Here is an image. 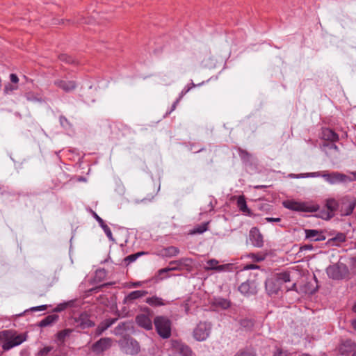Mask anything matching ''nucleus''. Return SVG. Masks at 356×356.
<instances>
[{
  "label": "nucleus",
  "mask_w": 356,
  "mask_h": 356,
  "mask_svg": "<svg viewBox=\"0 0 356 356\" xmlns=\"http://www.w3.org/2000/svg\"><path fill=\"white\" fill-rule=\"evenodd\" d=\"M212 324L209 321H200L193 332V338L197 341H206L210 336Z\"/></svg>",
  "instance_id": "6"
},
{
  "label": "nucleus",
  "mask_w": 356,
  "mask_h": 356,
  "mask_svg": "<svg viewBox=\"0 0 356 356\" xmlns=\"http://www.w3.org/2000/svg\"><path fill=\"white\" fill-rule=\"evenodd\" d=\"M325 271L328 277L334 280H341L349 273L348 266L343 263L330 265L326 268Z\"/></svg>",
  "instance_id": "5"
},
{
  "label": "nucleus",
  "mask_w": 356,
  "mask_h": 356,
  "mask_svg": "<svg viewBox=\"0 0 356 356\" xmlns=\"http://www.w3.org/2000/svg\"><path fill=\"white\" fill-rule=\"evenodd\" d=\"M316 213L314 215V217L321 218L325 220H330L332 218V215L327 211L326 209H319L316 211Z\"/></svg>",
  "instance_id": "41"
},
{
  "label": "nucleus",
  "mask_w": 356,
  "mask_h": 356,
  "mask_svg": "<svg viewBox=\"0 0 356 356\" xmlns=\"http://www.w3.org/2000/svg\"><path fill=\"white\" fill-rule=\"evenodd\" d=\"M266 221L267 222H270V223H273V222H280L282 221V218H273V217H267L265 218Z\"/></svg>",
  "instance_id": "64"
},
{
  "label": "nucleus",
  "mask_w": 356,
  "mask_h": 356,
  "mask_svg": "<svg viewBox=\"0 0 356 356\" xmlns=\"http://www.w3.org/2000/svg\"><path fill=\"white\" fill-rule=\"evenodd\" d=\"M210 304L211 307L222 310L228 309L232 306V302L230 300L221 296H214L211 300Z\"/></svg>",
  "instance_id": "15"
},
{
  "label": "nucleus",
  "mask_w": 356,
  "mask_h": 356,
  "mask_svg": "<svg viewBox=\"0 0 356 356\" xmlns=\"http://www.w3.org/2000/svg\"><path fill=\"white\" fill-rule=\"evenodd\" d=\"M73 332L72 329L65 328L56 334V339L59 343H63L67 337H70V335Z\"/></svg>",
  "instance_id": "33"
},
{
  "label": "nucleus",
  "mask_w": 356,
  "mask_h": 356,
  "mask_svg": "<svg viewBox=\"0 0 356 356\" xmlns=\"http://www.w3.org/2000/svg\"><path fill=\"white\" fill-rule=\"evenodd\" d=\"M118 321L117 318H106L104 320L105 323H106L107 326L110 327L112 325L115 323V322Z\"/></svg>",
  "instance_id": "63"
},
{
  "label": "nucleus",
  "mask_w": 356,
  "mask_h": 356,
  "mask_svg": "<svg viewBox=\"0 0 356 356\" xmlns=\"http://www.w3.org/2000/svg\"><path fill=\"white\" fill-rule=\"evenodd\" d=\"M92 217L96 220V221L99 223V225L101 227V228L104 230L105 234L108 237V238L111 241H114V238L113 237V234L111 232V229L108 227V226L105 223L104 220L99 216L96 212L91 210Z\"/></svg>",
  "instance_id": "25"
},
{
  "label": "nucleus",
  "mask_w": 356,
  "mask_h": 356,
  "mask_svg": "<svg viewBox=\"0 0 356 356\" xmlns=\"http://www.w3.org/2000/svg\"><path fill=\"white\" fill-rule=\"evenodd\" d=\"M193 259L188 257L170 261V267H175L176 270H189L192 267Z\"/></svg>",
  "instance_id": "17"
},
{
  "label": "nucleus",
  "mask_w": 356,
  "mask_h": 356,
  "mask_svg": "<svg viewBox=\"0 0 356 356\" xmlns=\"http://www.w3.org/2000/svg\"><path fill=\"white\" fill-rule=\"evenodd\" d=\"M18 88V86L17 85L7 83L5 84L3 88V94L5 95H10L13 92V91L16 90Z\"/></svg>",
  "instance_id": "47"
},
{
  "label": "nucleus",
  "mask_w": 356,
  "mask_h": 356,
  "mask_svg": "<svg viewBox=\"0 0 356 356\" xmlns=\"http://www.w3.org/2000/svg\"><path fill=\"white\" fill-rule=\"evenodd\" d=\"M331 240H334L339 243H344L346 241V236L344 233L338 232L334 237L331 238Z\"/></svg>",
  "instance_id": "52"
},
{
  "label": "nucleus",
  "mask_w": 356,
  "mask_h": 356,
  "mask_svg": "<svg viewBox=\"0 0 356 356\" xmlns=\"http://www.w3.org/2000/svg\"><path fill=\"white\" fill-rule=\"evenodd\" d=\"M118 345L127 354L136 355L140 351L139 343L129 334L123 335L118 341Z\"/></svg>",
  "instance_id": "3"
},
{
  "label": "nucleus",
  "mask_w": 356,
  "mask_h": 356,
  "mask_svg": "<svg viewBox=\"0 0 356 356\" xmlns=\"http://www.w3.org/2000/svg\"><path fill=\"white\" fill-rule=\"evenodd\" d=\"M35 356H64L61 350L52 346H46L40 348Z\"/></svg>",
  "instance_id": "19"
},
{
  "label": "nucleus",
  "mask_w": 356,
  "mask_h": 356,
  "mask_svg": "<svg viewBox=\"0 0 356 356\" xmlns=\"http://www.w3.org/2000/svg\"><path fill=\"white\" fill-rule=\"evenodd\" d=\"M236 206L238 210L243 213V214L249 216V217H254L255 215L252 211V210L248 207L247 204L246 198L244 195H240L236 196Z\"/></svg>",
  "instance_id": "14"
},
{
  "label": "nucleus",
  "mask_w": 356,
  "mask_h": 356,
  "mask_svg": "<svg viewBox=\"0 0 356 356\" xmlns=\"http://www.w3.org/2000/svg\"><path fill=\"white\" fill-rule=\"evenodd\" d=\"M136 324L147 331L152 330V321L149 316L146 314H138L135 318Z\"/></svg>",
  "instance_id": "21"
},
{
  "label": "nucleus",
  "mask_w": 356,
  "mask_h": 356,
  "mask_svg": "<svg viewBox=\"0 0 356 356\" xmlns=\"http://www.w3.org/2000/svg\"><path fill=\"white\" fill-rule=\"evenodd\" d=\"M305 239L311 242L323 241L326 239L325 232L323 229H305Z\"/></svg>",
  "instance_id": "12"
},
{
  "label": "nucleus",
  "mask_w": 356,
  "mask_h": 356,
  "mask_svg": "<svg viewBox=\"0 0 356 356\" xmlns=\"http://www.w3.org/2000/svg\"><path fill=\"white\" fill-rule=\"evenodd\" d=\"M248 257L255 262H260L265 259L264 256L255 253H250Z\"/></svg>",
  "instance_id": "54"
},
{
  "label": "nucleus",
  "mask_w": 356,
  "mask_h": 356,
  "mask_svg": "<svg viewBox=\"0 0 356 356\" xmlns=\"http://www.w3.org/2000/svg\"><path fill=\"white\" fill-rule=\"evenodd\" d=\"M313 249L314 246L312 244H305L300 247V252L305 250H312Z\"/></svg>",
  "instance_id": "62"
},
{
  "label": "nucleus",
  "mask_w": 356,
  "mask_h": 356,
  "mask_svg": "<svg viewBox=\"0 0 356 356\" xmlns=\"http://www.w3.org/2000/svg\"><path fill=\"white\" fill-rule=\"evenodd\" d=\"M238 291L244 296L250 297L257 293V284L254 280H247L238 287Z\"/></svg>",
  "instance_id": "9"
},
{
  "label": "nucleus",
  "mask_w": 356,
  "mask_h": 356,
  "mask_svg": "<svg viewBox=\"0 0 356 356\" xmlns=\"http://www.w3.org/2000/svg\"><path fill=\"white\" fill-rule=\"evenodd\" d=\"M132 326V323L130 321L120 322L113 330V333L118 335H124V332L129 330Z\"/></svg>",
  "instance_id": "29"
},
{
  "label": "nucleus",
  "mask_w": 356,
  "mask_h": 356,
  "mask_svg": "<svg viewBox=\"0 0 356 356\" xmlns=\"http://www.w3.org/2000/svg\"><path fill=\"white\" fill-rule=\"evenodd\" d=\"M59 316L56 314H49L38 322V325L40 327H45L51 325L53 323L58 321Z\"/></svg>",
  "instance_id": "30"
},
{
  "label": "nucleus",
  "mask_w": 356,
  "mask_h": 356,
  "mask_svg": "<svg viewBox=\"0 0 356 356\" xmlns=\"http://www.w3.org/2000/svg\"><path fill=\"white\" fill-rule=\"evenodd\" d=\"M148 293H149V292L146 290H136V291H131L124 297V298L123 300V303L124 304L132 303L135 300L140 298L146 296Z\"/></svg>",
  "instance_id": "27"
},
{
  "label": "nucleus",
  "mask_w": 356,
  "mask_h": 356,
  "mask_svg": "<svg viewBox=\"0 0 356 356\" xmlns=\"http://www.w3.org/2000/svg\"><path fill=\"white\" fill-rule=\"evenodd\" d=\"M232 264H222V265H218L216 266L215 270H217L218 272L224 271L228 269L229 266Z\"/></svg>",
  "instance_id": "60"
},
{
  "label": "nucleus",
  "mask_w": 356,
  "mask_h": 356,
  "mask_svg": "<svg viewBox=\"0 0 356 356\" xmlns=\"http://www.w3.org/2000/svg\"><path fill=\"white\" fill-rule=\"evenodd\" d=\"M58 177H58L56 179H52L54 188L59 187L62 184V179L65 177V173L62 170H60L58 172Z\"/></svg>",
  "instance_id": "49"
},
{
  "label": "nucleus",
  "mask_w": 356,
  "mask_h": 356,
  "mask_svg": "<svg viewBox=\"0 0 356 356\" xmlns=\"http://www.w3.org/2000/svg\"><path fill=\"white\" fill-rule=\"evenodd\" d=\"M260 266L254 264H247L243 267V270L259 269Z\"/></svg>",
  "instance_id": "56"
},
{
  "label": "nucleus",
  "mask_w": 356,
  "mask_h": 356,
  "mask_svg": "<svg viewBox=\"0 0 356 356\" xmlns=\"http://www.w3.org/2000/svg\"><path fill=\"white\" fill-rule=\"evenodd\" d=\"M209 222H203L197 225L193 229L191 230V234H202L209 229Z\"/></svg>",
  "instance_id": "38"
},
{
  "label": "nucleus",
  "mask_w": 356,
  "mask_h": 356,
  "mask_svg": "<svg viewBox=\"0 0 356 356\" xmlns=\"http://www.w3.org/2000/svg\"><path fill=\"white\" fill-rule=\"evenodd\" d=\"M321 138L327 142L336 143L339 140V134L332 129L329 127H323L321 129Z\"/></svg>",
  "instance_id": "18"
},
{
  "label": "nucleus",
  "mask_w": 356,
  "mask_h": 356,
  "mask_svg": "<svg viewBox=\"0 0 356 356\" xmlns=\"http://www.w3.org/2000/svg\"><path fill=\"white\" fill-rule=\"evenodd\" d=\"M184 145L186 147H188V149L190 151H193V153H199V152H203L206 149L204 147H202L197 149V147L198 146V144L196 143L188 142V143H185Z\"/></svg>",
  "instance_id": "44"
},
{
  "label": "nucleus",
  "mask_w": 356,
  "mask_h": 356,
  "mask_svg": "<svg viewBox=\"0 0 356 356\" xmlns=\"http://www.w3.org/2000/svg\"><path fill=\"white\" fill-rule=\"evenodd\" d=\"M163 255L167 257H172L179 253V249L175 246H168L163 249Z\"/></svg>",
  "instance_id": "39"
},
{
  "label": "nucleus",
  "mask_w": 356,
  "mask_h": 356,
  "mask_svg": "<svg viewBox=\"0 0 356 356\" xmlns=\"http://www.w3.org/2000/svg\"><path fill=\"white\" fill-rule=\"evenodd\" d=\"M323 175H321V172H309L306 174H300V175H294L291 174L290 175V177H296V178H300V177H322Z\"/></svg>",
  "instance_id": "48"
},
{
  "label": "nucleus",
  "mask_w": 356,
  "mask_h": 356,
  "mask_svg": "<svg viewBox=\"0 0 356 356\" xmlns=\"http://www.w3.org/2000/svg\"><path fill=\"white\" fill-rule=\"evenodd\" d=\"M234 356H255V355L248 349H241Z\"/></svg>",
  "instance_id": "53"
},
{
  "label": "nucleus",
  "mask_w": 356,
  "mask_h": 356,
  "mask_svg": "<svg viewBox=\"0 0 356 356\" xmlns=\"http://www.w3.org/2000/svg\"><path fill=\"white\" fill-rule=\"evenodd\" d=\"M175 267H166L159 269L154 276L147 280V282L158 283L159 281L163 280L164 278L168 277V273L177 270Z\"/></svg>",
  "instance_id": "23"
},
{
  "label": "nucleus",
  "mask_w": 356,
  "mask_h": 356,
  "mask_svg": "<svg viewBox=\"0 0 356 356\" xmlns=\"http://www.w3.org/2000/svg\"><path fill=\"white\" fill-rule=\"evenodd\" d=\"M337 184L338 183H346L351 181L353 179L346 175L338 172L337 174Z\"/></svg>",
  "instance_id": "51"
},
{
  "label": "nucleus",
  "mask_w": 356,
  "mask_h": 356,
  "mask_svg": "<svg viewBox=\"0 0 356 356\" xmlns=\"http://www.w3.org/2000/svg\"><path fill=\"white\" fill-rule=\"evenodd\" d=\"M148 252L145 251H140L131 254H129L124 257L122 260L120 261H118V262H113V263L115 265H123L124 266H129L131 263L134 262L138 258L143 255L148 254Z\"/></svg>",
  "instance_id": "24"
},
{
  "label": "nucleus",
  "mask_w": 356,
  "mask_h": 356,
  "mask_svg": "<svg viewBox=\"0 0 356 356\" xmlns=\"http://www.w3.org/2000/svg\"><path fill=\"white\" fill-rule=\"evenodd\" d=\"M11 332L10 330H3L0 332V344L3 350H9L15 347L13 339L10 336Z\"/></svg>",
  "instance_id": "16"
},
{
  "label": "nucleus",
  "mask_w": 356,
  "mask_h": 356,
  "mask_svg": "<svg viewBox=\"0 0 356 356\" xmlns=\"http://www.w3.org/2000/svg\"><path fill=\"white\" fill-rule=\"evenodd\" d=\"M76 323V328L81 330L93 327L95 325V321L90 319V316L86 312H81L78 317L74 318Z\"/></svg>",
  "instance_id": "10"
},
{
  "label": "nucleus",
  "mask_w": 356,
  "mask_h": 356,
  "mask_svg": "<svg viewBox=\"0 0 356 356\" xmlns=\"http://www.w3.org/2000/svg\"><path fill=\"white\" fill-rule=\"evenodd\" d=\"M59 122L60 126L65 130H71L72 128V123L69 120L63 115L59 116Z\"/></svg>",
  "instance_id": "43"
},
{
  "label": "nucleus",
  "mask_w": 356,
  "mask_h": 356,
  "mask_svg": "<svg viewBox=\"0 0 356 356\" xmlns=\"http://www.w3.org/2000/svg\"><path fill=\"white\" fill-rule=\"evenodd\" d=\"M154 324L156 333L161 338L167 339L171 337L172 321L168 316H155L154 318Z\"/></svg>",
  "instance_id": "1"
},
{
  "label": "nucleus",
  "mask_w": 356,
  "mask_h": 356,
  "mask_svg": "<svg viewBox=\"0 0 356 356\" xmlns=\"http://www.w3.org/2000/svg\"><path fill=\"white\" fill-rule=\"evenodd\" d=\"M10 83L13 84H17L19 82V78L18 76L15 73H11L10 74Z\"/></svg>",
  "instance_id": "61"
},
{
  "label": "nucleus",
  "mask_w": 356,
  "mask_h": 356,
  "mask_svg": "<svg viewBox=\"0 0 356 356\" xmlns=\"http://www.w3.org/2000/svg\"><path fill=\"white\" fill-rule=\"evenodd\" d=\"M145 302L153 307L164 306L167 304L163 298L156 296L147 298Z\"/></svg>",
  "instance_id": "31"
},
{
  "label": "nucleus",
  "mask_w": 356,
  "mask_h": 356,
  "mask_svg": "<svg viewBox=\"0 0 356 356\" xmlns=\"http://www.w3.org/2000/svg\"><path fill=\"white\" fill-rule=\"evenodd\" d=\"M273 356H288V352L284 351L281 348H277Z\"/></svg>",
  "instance_id": "59"
},
{
  "label": "nucleus",
  "mask_w": 356,
  "mask_h": 356,
  "mask_svg": "<svg viewBox=\"0 0 356 356\" xmlns=\"http://www.w3.org/2000/svg\"><path fill=\"white\" fill-rule=\"evenodd\" d=\"M139 309H140V311H141L144 313L143 314H146L148 316L152 315L153 313L152 310L147 306H140L139 307Z\"/></svg>",
  "instance_id": "57"
},
{
  "label": "nucleus",
  "mask_w": 356,
  "mask_h": 356,
  "mask_svg": "<svg viewBox=\"0 0 356 356\" xmlns=\"http://www.w3.org/2000/svg\"><path fill=\"white\" fill-rule=\"evenodd\" d=\"M322 147H328L330 149H334L336 151H338L339 150V147L338 146L335 144V143H332V142H330V143H326V142H324L322 145H321Z\"/></svg>",
  "instance_id": "55"
},
{
  "label": "nucleus",
  "mask_w": 356,
  "mask_h": 356,
  "mask_svg": "<svg viewBox=\"0 0 356 356\" xmlns=\"http://www.w3.org/2000/svg\"><path fill=\"white\" fill-rule=\"evenodd\" d=\"M108 328V327L107 326L106 323H105L104 321H102L99 325L97 327V328L95 329V332H94V334H95V337H99L100 335L102 334V333L106 331L107 329Z\"/></svg>",
  "instance_id": "45"
},
{
  "label": "nucleus",
  "mask_w": 356,
  "mask_h": 356,
  "mask_svg": "<svg viewBox=\"0 0 356 356\" xmlns=\"http://www.w3.org/2000/svg\"><path fill=\"white\" fill-rule=\"evenodd\" d=\"M47 308V305L33 307H31L29 309H26L23 313H21L20 314H19V316H22L24 315V314L27 313V312H29L30 311L31 312H40V311L46 310Z\"/></svg>",
  "instance_id": "50"
},
{
  "label": "nucleus",
  "mask_w": 356,
  "mask_h": 356,
  "mask_svg": "<svg viewBox=\"0 0 356 356\" xmlns=\"http://www.w3.org/2000/svg\"><path fill=\"white\" fill-rule=\"evenodd\" d=\"M54 83L56 87L62 89L66 92L74 90L77 86L76 81L73 80L67 81L65 79H56L54 81Z\"/></svg>",
  "instance_id": "20"
},
{
  "label": "nucleus",
  "mask_w": 356,
  "mask_h": 356,
  "mask_svg": "<svg viewBox=\"0 0 356 356\" xmlns=\"http://www.w3.org/2000/svg\"><path fill=\"white\" fill-rule=\"evenodd\" d=\"M240 330L246 332H251L255 324V321L251 318H241L238 320Z\"/></svg>",
  "instance_id": "26"
},
{
  "label": "nucleus",
  "mask_w": 356,
  "mask_h": 356,
  "mask_svg": "<svg viewBox=\"0 0 356 356\" xmlns=\"http://www.w3.org/2000/svg\"><path fill=\"white\" fill-rule=\"evenodd\" d=\"M58 59L66 64L77 65H79V60L72 56H70L67 54H60L58 55Z\"/></svg>",
  "instance_id": "34"
},
{
  "label": "nucleus",
  "mask_w": 356,
  "mask_h": 356,
  "mask_svg": "<svg viewBox=\"0 0 356 356\" xmlns=\"http://www.w3.org/2000/svg\"><path fill=\"white\" fill-rule=\"evenodd\" d=\"M273 206L268 202H261L258 204V209L265 212L266 213H269L273 211Z\"/></svg>",
  "instance_id": "46"
},
{
  "label": "nucleus",
  "mask_w": 356,
  "mask_h": 356,
  "mask_svg": "<svg viewBox=\"0 0 356 356\" xmlns=\"http://www.w3.org/2000/svg\"><path fill=\"white\" fill-rule=\"evenodd\" d=\"M282 286L275 276L267 278L265 281V289L267 294L270 296L277 295Z\"/></svg>",
  "instance_id": "13"
},
{
  "label": "nucleus",
  "mask_w": 356,
  "mask_h": 356,
  "mask_svg": "<svg viewBox=\"0 0 356 356\" xmlns=\"http://www.w3.org/2000/svg\"><path fill=\"white\" fill-rule=\"evenodd\" d=\"M325 208L333 218L335 216L336 212L339 211V200L332 197L326 199L325 202Z\"/></svg>",
  "instance_id": "28"
},
{
  "label": "nucleus",
  "mask_w": 356,
  "mask_h": 356,
  "mask_svg": "<svg viewBox=\"0 0 356 356\" xmlns=\"http://www.w3.org/2000/svg\"><path fill=\"white\" fill-rule=\"evenodd\" d=\"M275 277L279 281L281 286L284 283H286L291 281V275L289 271H284L281 273H276Z\"/></svg>",
  "instance_id": "36"
},
{
  "label": "nucleus",
  "mask_w": 356,
  "mask_h": 356,
  "mask_svg": "<svg viewBox=\"0 0 356 356\" xmlns=\"http://www.w3.org/2000/svg\"><path fill=\"white\" fill-rule=\"evenodd\" d=\"M249 240L255 248H262L264 244V236L257 227H253L249 232Z\"/></svg>",
  "instance_id": "11"
},
{
  "label": "nucleus",
  "mask_w": 356,
  "mask_h": 356,
  "mask_svg": "<svg viewBox=\"0 0 356 356\" xmlns=\"http://www.w3.org/2000/svg\"><path fill=\"white\" fill-rule=\"evenodd\" d=\"M112 342V339L109 337L101 338L91 346L90 350L96 355H99L110 349Z\"/></svg>",
  "instance_id": "8"
},
{
  "label": "nucleus",
  "mask_w": 356,
  "mask_h": 356,
  "mask_svg": "<svg viewBox=\"0 0 356 356\" xmlns=\"http://www.w3.org/2000/svg\"><path fill=\"white\" fill-rule=\"evenodd\" d=\"M339 211L341 217L349 216L356 207V197L346 195L338 198Z\"/></svg>",
  "instance_id": "4"
},
{
  "label": "nucleus",
  "mask_w": 356,
  "mask_h": 356,
  "mask_svg": "<svg viewBox=\"0 0 356 356\" xmlns=\"http://www.w3.org/2000/svg\"><path fill=\"white\" fill-rule=\"evenodd\" d=\"M24 97H26V100L29 102L40 103L44 102V99L40 94L35 93L33 92H26Z\"/></svg>",
  "instance_id": "37"
},
{
  "label": "nucleus",
  "mask_w": 356,
  "mask_h": 356,
  "mask_svg": "<svg viewBox=\"0 0 356 356\" xmlns=\"http://www.w3.org/2000/svg\"><path fill=\"white\" fill-rule=\"evenodd\" d=\"M106 276V271L104 268L96 270L94 277L91 280L92 284H96L102 282Z\"/></svg>",
  "instance_id": "35"
},
{
  "label": "nucleus",
  "mask_w": 356,
  "mask_h": 356,
  "mask_svg": "<svg viewBox=\"0 0 356 356\" xmlns=\"http://www.w3.org/2000/svg\"><path fill=\"white\" fill-rule=\"evenodd\" d=\"M207 264L209 266L208 269L215 270L216 266H217V264H218V261L215 259H211L207 261Z\"/></svg>",
  "instance_id": "58"
},
{
  "label": "nucleus",
  "mask_w": 356,
  "mask_h": 356,
  "mask_svg": "<svg viewBox=\"0 0 356 356\" xmlns=\"http://www.w3.org/2000/svg\"><path fill=\"white\" fill-rule=\"evenodd\" d=\"M239 157L243 163V164L246 168H250L251 169L254 168L252 162V156L250 153H249L247 150L242 149L241 147H237L236 149Z\"/></svg>",
  "instance_id": "22"
},
{
  "label": "nucleus",
  "mask_w": 356,
  "mask_h": 356,
  "mask_svg": "<svg viewBox=\"0 0 356 356\" xmlns=\"http://www.w3.org/2000/svg\"><path fill=\"white\" fill-rule=\"evenodd\" d=\"M337 174L338 172H334L332 173H325L323 174L322 177L330 184H337Z\"/></svg>",
  "instance_id": "42"
},
{
  "label": "nucleus",
  "mask_w": 356,
  "mask_h": 356,
  "mask_svg": "<svg viewBox=\"0 0 356 356\" xmlns=\"http://www.w3.org/2000/svg\"><path fill=\"white\" fill-rule=\"evenodd\" d=\"M10 337L13 339V342L15 345V346H17L20 344H22L24 341L26 340L27 335L26 333H21V334H10Z\"/></svg>",
  "instance_id": "40"
},
{
  "label": "nucleus",
  "mask_w": 356,
  "mask_h": 356,
  "mask_svg": "<svg viewBox=\"0 0 356 356\" xmlns=\"http://www.w3.org/2000/svg\"><path fill=\"white\" fill-rule=\"evenodd\" d=\"M171 348L175 353L180 356H193L194 355L191 348L180 340H171Z\"/></svg>",
  "instance_id": "7"
},
{
  "label": "nucleus",
  "mask_w": 356,
  "mask_h": 356,
  "mask_svg": "<svg viewBox=\"0 0 356 356\" xmlns=\"http://www.w3.org/2000/svg\"><path fill=\"white\" fill-rule=\"evenodd\" d=\"M284 208L293 211L313 213L319 209V205L309 204L306 202H298L294 200H287L282 202Z\"/></svg>",
  "instance_id": "2"
},
{
  "label": "nucleus",
  "mask_w": 356,
  "mask_h": 356,
  "mask_svg": "<svg viewBox=\"0 0 356 356\" xmlns=\"http://www.w3.org/2000/svg\"><path fill=\"white\" fill-rule=\"evenodd\" d=\"M319 289V285L316 284L315 286L312 282H307L302 286V291L309 295L315 294Z\"/></svg>",
  "instance_id": "32"
}]
</instances>
